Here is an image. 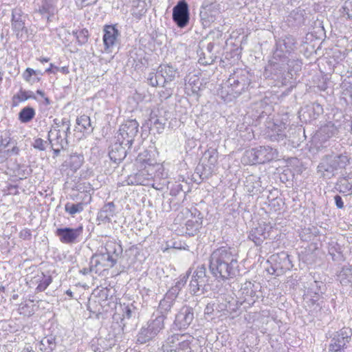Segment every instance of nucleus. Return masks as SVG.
<instances>
[{
    "instance_id": "obj_32",
    "label": "nucleus",
    "mask_w": 352,
    "mask_h": 352,
    "mask_svg": "<svg viewBox=\"0 0 352 352\" xmlns=\"http://www.w3.org/2000/svg\"><path fill=\"white\" fill-rule=\"evenodd\" d=\"M283 60H285V64L286 66V73L292 76V72L296 73L301 69L302 61L299 59L288 58L287 57L283 56Z\"/></svg>"
},
{
    "instance_id": "obj_22",
    "label": "nucleus",
    "mask_w": 352,
    "mask_h": 352,
    "mask_svg": "<svg viewBox=\"0 0 352 352\" xmlns=\"http://www.w3.org/2000/svg\"><path fill=\"white\" fill-rule=\"evenodd\" d=\"M277 50L279 54L284 51L291 53L296 49V41L292 36H286L276 42Z\"/></svg>"
},
{
    "instance_id": "obj_50",
    "label": "nucleus",
    "mask_w": 352,
    "mask_h": 352,
    "mask_svg": "<svg viewBox=\"0 0 352 352\" xmlns=\"http://www.w3.org/2000/svg\"><path fill=\"white\" fill-rule=\"evenodd\" d=\"M148 124L150 125V127L155 128L157 132L160 133V131L164 129L166 120L164 118H159L156 116L151 115Z\"/></svg>"
},
{
    "instance_id": "obj_1",
    "label": "nucleus",
    "mask_w": 352,
    "mask_h": 352,
    "mask_svg": "<svg viewBox=\"0 0 352 352\" xmlns=\"http://www.w3.org/2000/svg\"><path fill=\"white\" fill-rule=\"evenodd\" d=\"M239 254L234 248L221 246L212 251L209 258V271L219 282L239 274Z\"/></svg>"
},
{
    "instance_id": "obj_46",
    "label": "nucleus",
    "mask_w": 352,
    "mask_h": 352,
    "mask_svg": "<svg viewBox=\"0 0 352 352\" xmlns=\"http://www.w3.org/2000/svg\"><path fill=\"white\" fill-rule=\"evenodd\" d=\"M76 124L83 129L84 131L91 133L94 129L92 126L90 117L87 115H82L76 119Z\"/></svg>"
},
{
    "instance_id": "obj_35",
    "label": "nucleus",
    "mask_w": 352,
    "mask_h": 352,
    "mask_svg": "<svg viewBox=\"0 0 352 352\" xmlns=\"http://www.w3.org/2000/svg\"><path fill=\"white\" fill-rule=\"evenodd\" d=\"M36 99L34 93L31 91H25L22 88L12 97V106L16 107L19 102H24L28 99Z\"/></svg>"
},
{
    "instance_id": "obj_33",
    "label": "nucleus",
    "mask_w": 352,
    "mask_h": 352,
    "mask_svg": "<svg viewBox=\"0 0 352 352\" xmlns=\"http://www.w3.org/2000/svg\"><path fill=\"white\" fill-rule=\"evenodd\" d=\"M155 337L147 326L142 327L136 336V342L140 344H144Z\"/></svg>"
},
{
    "instance_id": "obj_21",
    "label": "nucleus",
    "mask_w": 352,
    "mask_h": 352,
    "mask_svg": "<svg viewBox=\"0 0 352 352\" xmlns=\"http://www.w3.org/2000/svg\"><path fill=\"white\" fill-rule=\"evenodd\" d=\"M116 206L113 201L105 204L99 210L97 220L103 223H110L115 216Z\"/></svg>"
},
{
    "instance_id": "obj_24",
    "label": "nucleus",
    "mask_w": 352,
    "mask_h": 352,
    "mask_svg": "<svg viewBox=\"0 0 352 352\" xmlns=\"http://www.w3.org/2000/svg\"><path fill=\"white\" fill-rule=\"evenodd\" d=\"M327 287L325 283L322 281L314 280L310 283L307 288V297L312 298H323L322 295L326 292Z\"/></svg>"
},
{
    "instance_id": "obj_59",
    "label": "nucleus",
    "mask_w": 352,
    "mask_h": 352,
    "mask_svg": "<svg viewBox=\"0 0 352 352\" xmlns=\"http://www.w3.org/2000/svg\"><path fill=\"white\" fill-rule=\"evenodd\" d=\"M52 280V279L50 276H45V275L43 274L42 279L40 280L36 289L38 292L44 291L51 284Z\"/></svg>"
},
{
    "instance_id": "obj_63",
    "label": "nucleus",
    "mask_w": 352,
    "mask_h": 352,
    "mask_svg": "<svg viewBox=\"0 0 352 352\" xmlns=\"http://www.w3.org/2000/svg\"><path fill=\"white\" fill-rule=\"evenodd\" d=\"M49 144H50V142L45 141L41 138L35 139L32 143L33 147L39 151H45Z\"/></svg>"
},
{
    "instance_id": "obj_23",
    "label": "nucleus",
    "mask_w": 352,
    "mask_h": 352,
    "mask_svg": "<svg viewBox=\"0 0 352 352\" xmlns=\"http://www.w3.org/2000/svg\"><path fill=\"white\" fill-rule=\"evenodd\" d=\"M165 320L164 316L153 313L151 319L147 322L146 326L157 336L164 329Z\"/></svg>"
},
{
    "instance_id": "obj_47",
    "label": "nucleus",
    "mask_w": 352,
    "mask_h": 352,
    "mask_svg": "<svg viewBox=\"0 0 352 352\" xmlns=\"http://www.w3.org/2000/svg\"><path fill=\"white\" fill-rule=\"evenodd\" d=\"M83 210L84 204L82 202H78L77 204L67 202L65 205V212L72 217H74L77 213H80Z\"/></svg>"
},
{
    "instance_id": "obj_3",
    "label": "nucleus",
    "mask_w": 352,
    "mask_h": 352,
    "mask_svg": "<svg viewBox=\"0 0 352 352\" xmlns=\"http://www.w3.org/2000/svg\"><path fill=\"white\" fill-rule=\"evenodd\" d=\"M251 75L245 69H237L231 74L225 82L228 95L237 97L248 89L251 85Z\"/></svg>"
},
{
    "instance_id": "obj_42",
    "label": "nucleus",
    "mask_w": 352,
    "mask_h": 352,
    "mask_svg": "<svg viewBox=\"0 0 352 352\" xmlns=\"http://www.w3.org/2000/svg\"><path fill=\"white\" fill-rule=\"evenodd\" d=\"M95 256H96V258H98L100 261V263H101V266L104 270L105 268L113 267L116 264L115 258H113L112 256L107 255L103 252H101L100 254H95Z\"/></svg>"
},
{
    "instance_id": "obj_9",
    "label": "nucleus",
    "mask_w": 352,
    "mask_h": 352,
    "mask_svg": "<svg viewBox=\"0 0 352 352\" xmlns=\"http://www.w3.org/2000/svg\"><path fill=\"white\" fill-rule=\"evenodd\" d=\"M338 134V129L335 124L331 122L322 126L317 133V136L320 142L321 147L331 146L335 147L338 151H340L339 147H342L340 144L336 142L335 140H329L331 138L336 137Z\"/></svg>"
},
{
    "instance_id": "obj_12",
    "label": "nucleus",
    "mask_w": 352,
    "mask_h": 352,
    "mask_svg": "<svg viewBox=\"0 0 352 352\" xmlns=\"http://www.w3.org/2000/svg\"><path fill=\"white\" fill-rule=\"evenodd\" d=\"M83 232L82 226L72 228L69 227H63L57 228L55 231V235L58 238L59 241L68 245L76 244L80 241V237Z\"/></svg>"
},
{
    "instance_id": "obj_20",
    "label": "nucleus",
    "mask_w": 352,
    "mask_h": 352,
    "mask_svg": "<svg viewBox=\"0 0 352 352\" xmlns=\"http://www.w3.org/2000/svg\"><path fill=\"white\" fill-rule=\"evenodd\" d=\"M144 166H138L140 176H160L164 174V168L163 164L157 163L156 161Z\"/></svg>"
},
{
    "instance_id": "obj_48",
    "label": "nucleus",
    "mask_w": 352,
    "mask_h": 352,
    "mask_svg": "<svg viewBox=\"0 0 352 352\" xmlns=\"http://www.w3.org/2000/svg\"><path fill=\"white\" fill-rule=\"evenodd\" d=\"M306 15V11L300 8L294 10L290 13V17H292L298 25L305 23Z\"/></svg>"
},
{
    "instance_id": "obj_14",
    "label": "nucleus",
    "mask_w": 352,
    "mask_h": 352,
    "mask_svg": "<svg viewBox=\"0 0 352 352\" xmlns=\"http://www.w3.org/2000/svg\"><path fill=\"white\" fill-rule=\"evenodd\" d=\"M173 20L180 28H185L189 23L190 13L188 3L179 1L173 8Z\"/></svg>"
},
{
    "instance_id": "obj_51",
    "label": "nucleus",
    "mask_w": 352,
    "mask_h": 352,
    "mask_svg": "<svg viewBox=\"0 0 352 352\" xmlns=\"http://www.w3.org/2000/svg\"><path fill=\"white\" fill-rule=\"evenodd\" d=\"M337 186L340 192L349 193L352 190V184L349 182L347 177H340L337 182Z\"/></svg>"
},
{
    "instance_id": "obj_10",
    "label": "nucleus",
    "mask_w": 352,
    "mask_h": 352,
    "mask_svg": "<svg viewBox=\"0 0 352 352\" xmlns=\"http://www.w3.org/2000/svg\"><path fill=\"white\" fill-rule=\"evenodd\" d=\"M194 318V309L190 306L184 305L175 314L171 328L175 331L186 330L192 324Z\"/></svg>"
},
{
    "instance_id": "obj_54",
    "label": "nucleus",
    "mask_w": 352,
    "mask_h": 352,
    "mask_svg": "<svg viewBox=\"0 0 352 352\" xmlns=\"http://www.w3.org/2000/svg\"><path fill=\"white\" fill-rule=\"evenodd\" d=\"M307 111L311 116V113H313V116H311L312 119H316L320 114H321L323 111V109L322 106L318 103H313L311 106L307 107Z\"/></svg>"
},
{
    "instance_id": "obj_52",
    "label": "nucleus",
    "mask_w": 352,
    "mask_h": 352,
    "mask_svg": "<svg viewBox=\"0 0 352 352\" xmlns=\"http://www.w3.org/2000/svg\"><path fill=\"white\" fill-rule=\"evenodd\" d=\"M74 184L71 187L72 190H76L79 192H87L90 188L89 184L82 180V177H76L74 180Z\"/></svg>"
},
{
    "instance_id": "obj_11",
    "label": "nucleus",
    "mask_w": 352,
    "mask_h": 352,
    "mask_svg": "<svg viewBox=\"0 0 352 352\" xmlns=\"http://www.w3.org/2000/svg\"><path fill=\"white\" fill-rule=\"evenodd\" d=\"M351 336L352 330L349 327H344L336 331L331 338L329 345V352H344Z\"/></svg>"
},
{
    "instance_id": "obj_31",
    "label": "nucleus",
    "mask_w": 352,
    "mask_h": 352,
    "mask_svg": "<svg viewBox=\"0 0 352 352\" xmlns=\"http://www.w3.org/2000/svg\"><path fill=\"white\" fill-rule=\"evenodd\" d=\"M56 347V338L53 335L44 337L39 343V349L42 352H52Z\"/></svg>"
},
{
    "instance_id": "obj_49",
    "label": "nucleus",
    "mask_w": 352,
    "mask_h": 352,
    "mask_svg": "<svg viewBox=\"0 0 352 352\" xmlns=\"http://www.w3.org/2000/svg\"><path fill=\"white\" fill-rule=\"evenodd\" d=\"M318 232V229L314 226L305 228L300 232V236L302 241H308L311 240L313 236H316Z\"/></svg>"
},
{
    "instance_id": "obj_4",
    "label": "nucleus",
    "mask_w": 352,
    "mask_h": 352,
    "mask_svg": "<svg viewBox=\"0 0 352 352\" xmlns=\"http://www.w3.org/2000/svg\"><path fill=\"white\" fill-rule=\"evenodd\" d=\"M194 337L189 333H173L164 341L162 352H192L191 344Z\"/></svg>"
},
{
    "instance_id": "obj_53",
    "label": "nucleus",
    "mask_w": 352,
    "mask_h": 352,
    "mask_svg": "<svg viewBox=\"0 0 352 352\" xmlns=\"http://www.w3.org/2000/svg\"><path fill=\"white\" fill-rule=\"evenodd\" d=\"M190 273L191 271L190 269H189L186 274H182L173 287H174V288H177V291L180 292L186 284Z\"/></svg>"
},
{
    "instance_id": "obj_44",
    "label": "nucleus",
    "mask_w": 352,
    "mask_h": 352,
    "mask_svg": "<svg viewBox=\"0 0 352 352\" xmlns=\"http://www.w3.org/2000/svg\"><path fill=\"white\" fill-rule=\"evenodd\" d=\"M192 278L198 280L199 283L206 285L208 280L206 276V268L205 265H199L194 272Z\"/></svg>"
},
{
    "instance_id": "obj_64",
    "label": "nucleus",
    "mask_w": 352,
    "mask_h": 352,
    "mask_svg": "<svg viewBox=\"0 0 352 352\" xmlns=\"http://www.w3.org/2000/svg\"><path fill=\"white\" fill-rule=\"evenodd\" d=\"M342 14L348 19H352V0H346L342 6Z\"/></svg>"
},
{
    "instance_id": "obj_17",
    "label": "nucleus",
    "mask_w": 352,
    "mask_h": 352,
    "mask_svg": "<svg viewBox=\"0 0 352 352\" xmlns=\"http://www.w3.org/2000/svg\"><path fill=\"white\" fill-rule=\"evenodd\" d=\"M126 146L121 141L115 142L110 146L109 156L111 161L116 164L121 162L126 156L131 149L126 148Z\"/></svg>"
},
{
    "instance_id": "obj_5",
    "label": "nucleus",
    "mask_w": 352,
    "mask_h": 352,
    "mask_svg": "<svg viewBox=\"0 0 352 352\" xmlns=\"http://www.w3.org/2000/svg\"><path fill=\"white\" fill-rule=\"evenodd\" d=\"M278 157L276 149L270 146H261L246 150L241 158L245 164H264Z\"/></svg>"
},
{
    "instance_id": "obj_28",
    "label": "nucleus",
    "mask_w": 352,
    "mask_h": 352,
    "mask_svg": "<svg viewBox=\"0 0 352 352\" xmlns=\"http://www.w3.org/2000/svg\"><path fill=\"white\" fill-rule=\"evenodd\" d=\"M175 304L173 300L168 299L166 297L164 298L160 301L159 305L155 314L162 316L164 318H167V315L170 312L171 309Z\"/></svg>"
},
{
    "instance_id": "obj_26",
    "label": "nucleus",
    "mask_w": 352,
    "mask_h": 352,
    "mask_svg": "<svg viewBox=\"0 0 352 352\" xmlns=\"http://www.w3.org/2000/svg\"><path fill=\"white\" fill-rule=\"evenodd\" d=\"M214 49V43H209L206 49V52H207L208 56H205V52H204L202 50H200V51L197 52V54L199 56V63L203 65H211L214 63L216 56L214 55L212 51Z\"/></svg>"
},
{
    "instance_id": "obj_43",
    "label": "nucleus",
    "mask_w": 352,
    "mask_h": 352,
    "mask_svg": "<svg viewBox=\"0 0 352 352\" xmlns=\"http://www.w3.org/2000/svg\"><path fill=\"white\" fill-rule=\"evenodd\" d=\"M202 160L207 161L210 164H214L218 160V151L215 147H209L203 154Z\"/></svg>"
},
{
    "instance_id": "obj_40",
    "label": "nucleus",
    "mask_w": 352,
    "mask_h": 352,
    "mask_svg": "<svg viewBox=\"0 0 352 352\" xmlns=\"http://www.w3.org/2000/svg\"><path fill=\"white\" fill-rule=\"evenodd\" d=\"M83 160L84 157L82 155L74 154L70 155L67 166L72 173H76L80 168Z\"/></svg>"
},
{
    "instance_id": "obj_13",
    "label": "nucleus",
    "mask_w": 352,
    "mask_h": 352,
    "mask_svg": "<svg viewBox=\"0 0 352 352\" xmlns=\"http://www.w3.org/2000/svg\"><path fill=\"white\" fill-rule=\"evenodd\" d=\"M28 15L25 14L21 8H15L12 10L11 25L12 30L15 33L19 39L23 37V33H28V29L25 27V21Z\"/></svg>"
},
{
    "instance_id": "obj_39",
    "label": "nucleus",
    "mask_w": 352,
    "mask_h": 352,
    "mask_svg": "<svg viewBox=\"0 0 352 352\" xmlns=\"http://www.w3.org/2000/svg\"><path fill=\"white\" fill-rule=\"evenodd\" d=\"M150 179L148 177H126L123 182H118V186L148 184Z\"/></svg>"
},
{
    "instance_id": "obj_62",
    "label": "nucleus",
    "mask_w": 352,
    "mask_h": 352,
    "mask_svg": "<svg viewBox=\"0 0 352 352\" xmlns=\"http://www.w3.org/2000/svg\"><path fill=\"white\" fill-rule=\"evenodd\" d=\"M89 264L95 274L100 273L104 270L95 254L91 256Z\"/></svg>"
},
{
    "instance_id": "obj_2",
    "label": "nucleus",
    "mask_w": 352,
    "mask_h": 352,
    "mask_svg": "<svg viewBox=\"0 0 352 352\" xmlns=\"http://www.w3.org/2000/svg\"><path fill=\"white\" fill-rule=\"evenodd\" d=\"M351 158V153L346 150L334 157L326 156L318 166V173L322 176L330 174L332 176L338 174L343 176L342 170L350 164Z\"/></svg>"
},
{
    "instance_id": "obj_60",
    "label": "nucleus",
    "mask_w": 352,
    "mask_h": 352,
    "mask_svg": "<svg viewBox=\"0 0 352 352\" xmlns=\"http://www.w3.org/2000/svg\"><path fill=\"white\" fill-rule=\"evenodd\" d=\"M19 149L16 146V143L14 142L12 146H10V147H5V154L3 156V157H1V160H4L5 161L9 157L14 155H17L19 153Z\"/></svg>"
},
{
    "instance_id": "obj_8",
    "label": "nucleus",
    "mask_w": 352,
    "mask_h": 352,
    "mask_svg": "<svg viewBox=\"0 0 352 352\" xmlns=\"http://www.w3.org/2000/svg\"><path fill=\"white\" fill-rule=\"evenodd\" d=\"M138 127L139 124L135 120H126L120 126L117 140L121 141L131 149L135 138L138 135Z\"/></svg>"
},
{
    "instance_id": "obj_19",
    "label": "nucleus",
    "mask_w": 352,
    "mask_h": 352,
    "mask_svg": "<svg viewBox=\"0 0 352 352\" xmlns=\"http://www.w3.org/2000/svg\"><path fill=\"white\" fill-rule=\"evenodd\" d=\"M48 140L51 148L57 146L58 148H67L68 146L67 136H65L63 132L60 129L54 128L48 133Z\"/></svg>"
},
{
    "instance_id": "obj_15",
    "label": "nucleus",
    "mask_w": 352,
    "mask_h": 352,
    "mask_svg": "<svg viewBox=\"0 0 352 352\" xmlns=\"http://www.w3.org/2000/svg\"><path fill=\"white\" fill-rule=\"evenodd\" d=\"M273 232L274 229L271 225L265 223H259L258 226L250 230L248 238L256 245H260L266 239L270 238Z\"/></svg>"
},
{
    "instance_id": "obj_30",
    "label": "nucleus",
    "mask_w": 352,
    "mask_h": 352,
    "mask_svg": "<svg viewBox=\"0 0 352 352\" xmlns=\"http://www.w3.org/2000/svg\"><path fill=\"white\" fill-rule=\"evenodd\" d=\"M323 298H309L307 301L308 307L311 309L313 314L316 317H321V310L324 307Z\"/></svg>"
},
{
    "instance_id": "obj_45",
    "label": "nucleus",
    "mask_w": 352,
    "mask_h": 352,
    "mask_svg": "<svg viewBox=\"0 0 352 352\" xmlns=\"http://www.w3.org/2000/svg\"><path fill=\"white\" fill-rule=\"evenodd\" d=\"M39 12L49 20L50 16L54 15L56 8L50 1H45L39 8Z\"/></svg>"
},
{
    "instance_id": "obj_7",
    "label": "nucleus",
    "mask_w": 352,
    "mask_h": 352,
    "mask_svg": "<svg viewBox=\"0 0 352 352\" xmlns=\"http://www.w3.org/2000/svg\"><path fill=\"white\" fill-rule=\"evenodd\" d=\"M268 262L271 263V266L267 268V272L272 275L279 276L293 267L290 256L284 251L272 254Z\"/></svg>"
},
{
    "instance_id": "obj_25",
    "label": "nucleus",
    "mask_w": 352,
    "mask_h": 352,
    "mask_svg": "<svg viewBox=\"0 0 352 352\" xmlns=\"http://www.w3.org/2000/svg\"><path fill=\"white\" fill-rule=\"evenodd\" d=\"M104 251L103 252L109 256H112L113 258H115L116 263L118 258L122 254V245L115 241H107L104 244Z\"/></svg>"
},
{
    "instance_id": "obj_36",
    "label": "nucleus",
    "mask_w": 352,
    "mask_h": 352,
    "mask_svg": "<svg viewBox=\"0 0 352 352\" xmlns=\"http://www.w3.org/2000/svg\"><path fill=\"white\" fill-rule=\"evenodd\" d=\"M328 252L331 256L332 260L334 261H341L344 260L341 247L336 242L332 241L331 243H329Z\"/></svg>"
},
{
    "instance_id": "obj_16",
    "label": "nucleus",
    "mask_w": 352,
    "mask_h": 352,
    "mask_svg": "<svg viewBox=\"0 0 352 352\" xmlns=\"http://www.w3.org/2000/svg\"><path fill=\"white\" fill-rule=\"evenodd\" d=\"M261 289V286L258 283L245 281L241 285L239 292L243 298L244 302L252 305H254L258 298L257 292L260 291Z\"/></svg>"
},
{
    "instance_id": "obj_56",
    "label": "nucleus",
    "mask_w": 352,
    "mask_h": 352,
    "mask_svg": "<svg viewBox=\"0 0 352 352\" xmlns=\"http://www.w3.org/2000/svg\"><path fill=\"white\" fill-rule=\"evenodd\" d=\"M54 124L56 125V127L58 128L61 126H65L66 129L63 131V133L65 136H68V134L70 133V120L67 118H63L61 120H58L57 118L54 120Z\"/></svg>"
},
{
    "instance_id": "obj_27",
    "label": "nucleus",
    "mask_w": 352,
    "mask_h": 352,
    "mask_svg": "<svg viewBox=\"0 0 352 352\" xmlns=\"http://www.w3.org/2000/svg\"><path fill=\"white\" fill-rule=\"evenodd\" d=\"M159 74L165 78V80L168 83L175 79L179 72L177 69L174 68L172 65L162 64L159 66Z\"/></svg>"
},
{
    "instance_id": "obj_18",
    "label": "nucleus",
    "mask_w": 352,
    "mask_h": 352,
    "mask_svg": "<svg viewBox=\"0 0 352 352\" xmlns=\"http://www.w3.org/2000/svg\"><path fill=\"white\" fill-rule=\"evenodd\" d=\"M103 35V42L104 50L107 52H111L112 49L116 43L118 36H119L118 30L112 25L105 27Z\"/></svg>"
},
{
    "instance_id": "obj_41",
    "label": "nucleus",
    "mask_w": 352,
    "mask_h": 352,
    "mask_svg": "<svg viewBox=\"0 0 352 352\" xmlns=\"http://www.w3.org/2000/svg\"><path fill=\"white\" fill-rule=\"evenodd\" d=\"M202 223L200 218H198V219H189L186 223L188 234L192 236L196 234L201 228Z\"/></svg>"
},
{
    "instance_id": "obj_29",
    "label": "nucleus",
    "mask_w": 352,
    "mask_h": 352,
    "mask_svg": "<svg viewBox=\"0 0 352 352\" xmlns=\"http://www.w3.org/2000/svg\"><path fill=\"white\" fill-rule=\"evenodd\" d=\"M246 180L244 182L247 190L249 192L261 193L263 190L261 187V177H245Z\"/></svg>"
},
{
    "instance_id": "obj_6",
    "label": "nucleus",
    "mask_w": 352,
    "mask_h": 352,
    "mask_svg": "<svg viewBox=\"0 0 352 352\" xmlns=\"http://www.w3.org/2000/svg\"><path fill=\"white\" fill-rule=\"evenodd\" d=\"M280 57L281 54H279L278 52H274L273 58L265 67V75L267 78H271L284 84L288 78V74L286 73L285 60H283Z\"/></svg>"
},
{
    "instance_id": "obj_38",
    "label": "nucleus",
    "mask_w": 352,
    "mask_h": 352,
    "mask_svg": "<svg viewBox=\"0 0 352 352\" xmlns=\"http://www.w3.org/2000/svg\"><path fill=\"white\" fill-rule=\"evenodd\" d=\"M156 161L151 155V152L148 150H144L143 152L140 153L137 157V168L138 166H144V165H148L151 164L153 162Z\"/></svg>"
},
{
    "instance_id": "obj_57",
    "label": "nucleus",
    "mask_w": 352,
    "mask_h": 352,
    "mask_svg": "<svg viewBox=\"0 0 352 352\" xmlns=\"http://www.w3.org/2000/svg\"><path fill=\"white\" fill-rule=\"evenodd\" d=\"M200 17L204 27L210 26L215 20V17L212 14H209L207 11H201Z\"/></svg>"
},
{
    "instance_id": "obj_37",
    "label": "nucleus",
    "mask_w": 352,
    "mask_h": 352,
    "mask_svg": "<svg viewBox=\"0 0 352 352\" xmlns=\"http://www.w3.org/2000/svg\"><path fill=\"white\" fill-rule=\"evenodd\" d=\"M36 112L33 107L27 106L23 108L19 113V120L22 123L30 122L35 116Z\"/></svg>"
},
{
    "instance_id": "obj_61",
    "label": "nucleus",
    "mask_w": 352,
    "mask_h": 352,
    "mask_svg": "<svg viewBox=\"0 0 352 352\" xmlns=\"http://www.w3.org/2000/svg\"><path fill=\"white\" fill-rule=\"evenodd\" d=\"M184 213L188 215V214H190V217L192 219H198V218H200V221L203 222L204 216L202 213L197 210L195 207H192L190 209L186 208L184 210Z\"/></svg>"
},
{
    "instance_id": "obj_55",
    "label": "nucleus",
    "mask_w": 352,
    "mask_h": 352,
    "mask_svg": "<svg viewBox=\"0 0 352 352\" xmlns=\"http://www.w3.org/2000/svg\"><path fill=\"white\" fill-rule=\"evenodd\" d=\"M74 34H75L80 45H83L88 41L89 32L87 29H82L79 31L74 32Z\"/></svg>"
},
{
    "instance_id": "obj_58",
    "label": "nucleus",
    "mask_w": 352,
    "mask_h": 352,
    "mask_svg": "<svg viewBox=\"0 0 352 352\" xmlns=\"http://www.w3.org/2000/svg\"><path fill=\"white\" fill-rule=\"evenodd\" d=\"M37 75H43V74L40 70H34L32 68L28 67L23 73L22 76L26 82H31L32 77Z\"/></svg>"
},
{
    "instance_id": "obj_34",
    "label": "nucleus",
    "mask_w": 352,
    "mask_h": 352,
    "mask_svg": "<svg viewBox=\"0 0 352 352\" xmlns=\"http://www.w3.org/2000/svg\"><path fill=\"white\" fill-rule=\"evenodd\" d=\"M338 279L342 285L352 283V268L350 265H344L338 274Z\"/></svg>"
}]
</instances>
